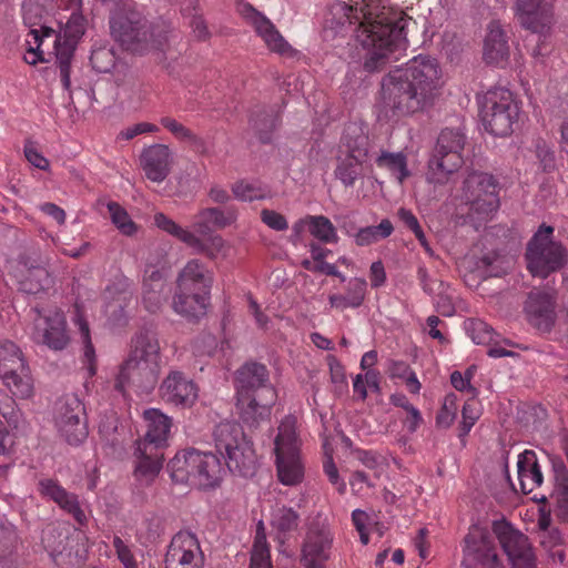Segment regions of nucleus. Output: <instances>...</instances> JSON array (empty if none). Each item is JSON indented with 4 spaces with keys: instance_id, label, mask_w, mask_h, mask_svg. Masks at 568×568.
Wrapping results in <instances>:
<instances>
[{
    "instance_id": "1",
    "label": "nucleus",
    "mask_w": 568,
    "mask_h": 568,
    "mask_svg": "<svg viewBox=\"0 0 568 568\" xmlns=\"http://www.w3.org/2000/svg\"><path fill=\"white\" fill-rule=\"evenodd\" d=\"M382 1L335 0L325 16V28L335 32L358 24L357 39L366 50L363 68L368 73L382 71L392 54L406 50V29L414 22L404 11L386 7Z\"/></svg>"
},
{
    "instance_id": "2",
    "label": "nucleus",
    "mask_w": 568,
    "mask_h": 568,
    "mask_svg": "<svg viewBox=\"0 0 568 568\" xmlns=\"http://www.w3.org/2000/svg\"><path fill=\"white\" fill-rule=\"evenodd\" d=\"M382 104L393 116H406L433 105L444 85L442 68L430 55H416L382 79Z\"/></svg>"
},
{
    "instance_id": "3",
    "label": "nucleus",
    "mask_w": 568,
    "mask_h": 568,
    "mask_svg": "<svg viewBox=\"0 0 568 568\" xmlns=\"http://www.w3.org/2000/svg\"><path fill=\"white\" fill-rule=\"evenodd\" d=\"M110 31L113 39L126 51L143 53L154 50L156 60L165 71L179 75L180 51L171 47L178 33L171 23L152 24L135 4L118 6L110 17Z\"/></svg>"
},
{
    "instance_id": "4",
    "label": "nucleus",
    "mask_w": 568,
    "mask_h": 568,
    "mask_svg": "<svg viewBox=\"0 0 568 568\" xmlns=\"http://www.w3.org/2000/svg\"><path fill=\"white\" fill-rule=\"evenodd\" d=\"M235 390L240 418L247 427L256 428L270 419L277 393L264 364H243L235 373Z\"/></svg>"
},
{
    "instance_id": "5",
    "label": "nucleus",
    "mask_w": 568,
    "mask_h": 568,
    "mask_svg": "<svg viewBox=\"0 0 568 568\" xmlns=\"http://www.w3.org/2000/svg\"><path fill=\"white\" fill-rule=\"evenodd\" d=\"M213 283V272L200 260H190L178 273L171 308L187 323H200L211 307Z\"/></svg>"
},
{
    "instance_id": "6",
    "label": "nucleus",
    "mask_w": 568,
    "mask_h": 568,
    "mask_svg": "<svg viewBox=\"0 0 568 568\" xmlns=\"http://www.w3.org/2000/svg\"><path fill=\"white\" fill-rule=\"evenodd\" d=\"M524 260L532 277L546 280L566 268L568 248L555 237L554 226L541 223L526 244Z\"/></svg>"
},
{
    "instance_id": "7",
    "label": "nucleus",
    "mask_w": 568,
    "mask_h": 568,
    "mask_svg": "<svg viewBox=\"0 0 568 568\" xmlns=\"http://www.w3.org/2000/svg\"><path fill=\"white\" fill-rule=\"evenodd\" d=\"M168 468L173 481L179 484L193 483L202 488H214L220 485L225 473L220 458L209 452L187 448L178 452L169 462Z\"/></svg>"
},
{
    "instance_id": "8",
    "label": "nucleus",
    "mask_w": 568,
    "mask_h": 568,
    "mask_svg": "<svg viewBox=\"0 0 568 568\" xmlns=\"http://www.w3.org/2000/svg\"><path fill=\"white\" fill-rule=\"evenodd\" d=\"M466 134L460 128H445L438 134L427 161L426 181L445 185L463 166Z\"/></svg>"
},
{
    "instance_id": "9",
    "label": "nucleus",
    "mask_w": 568,
    "mask_h": 568,
    "mask_svg": "<svg viewBox=\"0 0 568 568\" xmlns=\"http://www.w3.org/2000/svg\"><path fill=\"white\" fill-rule=\"evenodd\" d=\"M369 149V138L361 126H346L338 144L334 170V176L345 187H353L364 176V164L368 160Z\"/></svg>"
},
{
    "instance_id": "10",
    "label": "nucleus",
    "mask_w": 568,
    "mask_h": 568,
    "mask_svg": "<svg viewBox=\"0 0 568 568\" xmlns=\"http://www.w3.org/2000/svg\"><path fill=\"white\" fill-rule=\"evenodd\" d=\"M9 275L17 290L27 295L48 294L55 285L49 260L37 253H20L10 263Z\"/></svg>"
},
{
    "instance_id": "11",
    "label": "nucleus",
    "mask_w": 568,
    "mask_h": 568,
    "mask_svg": "<svg viewBox=\"0 0 568 568\" xmlns=\"http://www.w3.org/2000/svg\"><path fill=\"white\" fill-rule=\"evenodd\" d=\"M462 199L470 216L487 219L499 209L498 182L491 174L473 171L463 182Z\"/></svg>"
},
{
    "instance_id": "12",
    "label": "nucleus",
    "mask_w": 568,
    "mask_h": 568,
    "mask_svg": "<svg viewBox=\"0 0 568 568\" xmlns=\"http://www.w3.org/2000/svg\"><path fill=\"white\" fill-rule=\"evenodd\" d=\"M274 444L278 480L286 486L300 484L304 477V467L300 458L298 439L293 420L287 419L278 426Z\"/></svg>"
},
{
    "instance_id": "13",
    "label": "nucleus",
    "mask_w": 568,
    "mask_h": 568,
    "mask_svg": "<svg viewBox=\"0 0 568 568\" xmlns=\"http://www.w3.org/2000/svg\"><path fill=\"white\" fill-rule=\"evenodd\" d=\"M519 105L507 89H496L487 93L481 110L483 124L496 136H507L518 121Z\"/></svg>"
},
{
    "instance_id": "14",
    "label": "nucleus",
    "mask_w": 568,
    "mask_h": 568,
    "mask_svg": "<svg viewBox=\"0 0 568 568\" xmlns=\"http://www.w3.org/2000/svg\"><path fill=\"white\" fill-rule=\"evenodd\" d=\"M0 378L13 396L28 398L33 386L21 349L11 341L0 342Z\"/></svg>"
},
{
    "instance_id": "15",
    "label": "nucleus",
    "mask_w": 568,
    "mask_h": 568,
    "mask_svg": "<svg viewBox=\"0 0 568 568\" xmlns=\"http://www.w3.org/2000/svg\"><path fill=\"white\" fill-rule=\"evenodd\" d=\"M463 568H504L498 558L494 539L487 529L469 528L463 545Z\"/></svg>"
},
{
    "instance_id": "16",
    "label": "nucleus",
    "mask_w": 568,
    "mask_h": 568,
    "mask_svg": "<svg viewBox=\"0 0 568 568\" xmlns=\"http://www.w3.org/2000/svg\"><path fill=\"white\" fill-rule=\"evenodd\" d=\"M493 532L514 568H536V558L526 535L506 520H495Z\"/></svg>"
},
{
    "instance_id": "17",
    "label": "nucleus",
    "mask_w": 568,
    "mask_h": 568,
    "mask_svg": "<svg viewBox=\"0 0 568 568\" xmlns=\"http://www.w3.org/2000/svg\"><path fill=\"white\" fill-rule=\"evenodd\" d=\"M83 403L74 395H68L58 403L55 426L70 445H79L88 437Z\"/></svg>"
},
{
    "instance_id": "18",
    "label": "nucleus",
    "mask_w": 568,
    "mask_h": 568,
    "mask_svg": "<svg viewBox=\"0 0 568 568\" xmlns=\"http://www.w3.org/2000/svg\"><path fill=\"white\" fill-rule=\"evenodd\" d=\"M557 294L555 290L534 287L524 302V313L528 323L539 333H550L557 314Z\"/></svg>"
},
{
    "instance_id": "19",
    "label": "nucleus",
    "mask_w": 568,
    "mask_h": 568,
    "mask_svg": "<svg viewBox=\"0 0 568 568\" xmlns=\"http://www.w3.org/2000/svg\"><path fill=\"white\" fill-rule=\"evenodd\" d=\"M160 372L161 365L126 358L120 366L114 388L122 394L126 388H133L138 394H150L158 384Z\"/></svg>"
},
{
    "instance_id": "20",
    "label": "nucleus",
    "mask_w": 568,
    "mask_h": 568,
    "mask_svg": "<svg viewBox=\"0 0 568 568\" xmlns=\"http://www.w3.org/2000/svg\"><path fill=\"white\" fill-rule=\"evenodd\" d=\"M205 556L195 534L189 530L176 532L168 547L165 568H204Z\"/></svg>"
},
{
    "instance_id": "21",
    "label": "nucleus",
    "mask_w": 568,
    "mask_h": 568,
    "mask_svg": "<svg viewBox=\"0 0 568 568\" xmlns=\"http://www.w3.org/2000/svg\"><path fill=\"white\" fill-rule=\"evenodd\" d=\"M159 396L168 405L191 408L199 397V387L183 372L171 369L159 386Z\"/></svg>"
},
{
    "instance_id": "22",
    "label": "nucleus",
    "mask_w": 568,
    "mask_h": 568,
    "mask_svg": "<svg viewBox=\"0 0 568 568\" xmlns=\"http://www.w3.org/2000/svg\"><path fill=\"white\" fill-rule=\"evenodd\" d=\"M515 16L521 27L545 33L554 22V8L548 0H515Z\"/></svg>"
},
{
    "instance_id": "23",
    "label": "nucleus",
    "mask_w": 568,
    "mask_h": 568,
    "mask_svg": "<svg viewBox=\"0 0 568 568\" xmlns=\"http://www.w3.org/2000/svg\"><path fill=\"white\" fill-rule=\"evenodd\" d=\"M22 17L24 24L30 28L28 37L31 39H27V43L29 45L28 52L34 55L30 63L34 64L38 61L44 60L40 45L43 42V38L52 37L54 31L45 26L44 8L36 1L29 0L22 4Z\"/></svg>"
},
{
    "instance_id": "24",
    "label": "nucleus",
    "mask_w": 568,
    "mask_h": 568,
    "mask_svg": "<svg viewBox=\"0 0 568 568\" xmlns=\"http://www.w3.org/2000/svg\"><path fill=\"white\" fill-rule=\"evenodd\" d=\"M241 16L253 26L256 33L263 39L266 47L278 54H286L292 47L282 37L272 21L250 3H242L239 9Z\"/></svg>"
},
{
    "instance_id": "25",
    "label": "nucleus",
    "mask_w": 568,
    "mask_h": 568,
    "mask_svg": "<svg viewBox=\"0 0 568 568\" xmlns=\"http://www.w3.org/2000/svg\"><path fill=\"white\" fill-rule=\"evenodd\" d=\"M33 339L53 351L64 349L70 342L64 314L60 311H54L44 320H38L36 322Z\"/></svg>"
},
{
    "instance_id": "26",
    "label": "nucleus",
    "mask_w": 568,
    "mask_h": 568,
    "mask_svg": "<svg viewBox=\"0 0 568 568\" xmlns=\"http://www.w3.org/2000/svg\"><path fill=\"white\" fill-rule=\"evenodd\" d=\"M38 491L43 498L52 500L63 511L72 516L78 525H87L88 518L84 510L81 508L79 496L74 493L68 491L59 484L58 480L52 478L39 480Z\"/></svg>"
},
{
    "instance_id": "27",
    "label": "nucleus",
    "mask_w": 568,
    "mask_h": 568,
    "mask_svg": "<svg viewBox=\"0 0 568 568\" xmlns=\"http://www.w3.org/2000/svg\"><path fill=\"white\" fill-rule=\"evenodd\" d=\"M333 537L326 529H311L301 549L300 562L304 568H326Z\"/></svg>"
},
{
    "instance_id": "28",
    "label": "nucleus",
    "mask_w": 568,
    "mask_h": 568,
    "mask_svg": "<svg viewBox=\"0 0 568 568\" xmlns=\"http://www.w3.org/2000/svg\"><path fill=\"white\" fill-rule=\"evenodd\" d=\"M172 153L165 144H152L144 148L140 155V165L146 179L152 182H163L171 172Z\"/></svg>"
},
{
    "instance_id": "29",
    "label": "nucleus",
    "mask_w": 568,
    "mask_h": 568,
    "mask_svg": "<svg viewBox=\"0 0 568 568\" xmlns=\"http://www.w3.org/2000/svg\"><path fill=\"white\" fill-rule=\"evenodd\" d=\"M134 457L136 458L133 470L135 480L141 486L151 485L162 468V454L143 443H135Z\"/></svg>"
},
{
    "instance_id": "30",
    "label": "nucleus",
    "mask_w": 568,
    "mask_h": 568,
    "mask_svg": "<svg viewBox=\"0 0 568 568\" xmlns=\"http://www.w3.org/2000/svg\"><path fill=\"white\" fill-rule=\"evenodd\" d=\"M484 60L487 64L505 67L509 59V45L498 21H490L484 40Z\"/></svg>"
},
{
    "instance_id": "31",
    "label": "nucleus",
    "mask_w": 568,
    "mask_h": 568,
    "mask_svg": "<svg viewBox=\"0 0 568 568\" xmlns=\"http://www.w3.org/2000/svg\"><path fill=\"white\" fill-rule=\"evenodd\" d=\"M128 358L151 365H161V346L158 334L151 329H142L131 339Z\"/></svg>"
},
{
    "instance_id": "32",
    "label": "nucleus",
    "mask_w": 568,
    "mask_h": 568,
    "mask_svg": "<svg viewBox=\"0 0 568 568\" xmlns=\"http://www.w3.org/2000/svg\"><path fill=\"white\" fill-rule=\"evenodd\" d=\"M144 419L148 423V430L144 438L135 443H143L148 445L149 448L159 450V448L164 446L168 442L172 427V418L158 408H150L144 412Z\"/></svg>"
},
{
    "instance_id": "33",
    "label": "nucleus",
    "mask_w": 568,
    "mask_h": 568,
    "mask_svg": "<svg viewBox=\"0 0 568 568\" xmlns=\"http://www.w3.org/2000/svg\"><path fill=\"white\" fill-rule=\"evenodd\" d=\"M517 473L520 490L528 495L540 487L544 476L534 450L526 449L518 455Z\"/></svg>"
},
{
    "instance_id": "34",
    "label": "nucleus",
    "mask_w": 568,
    "mask_h": 568,
    "mask_svg": "<svg viewBox=\"0 0 568 568\" xmlns=\"http://www.w3.org/2000/svg\"><path fill=\"white\" fill-rule=\"evenodd\" d=\"M229 470L240 477H252L257 469V457L252 443L246 439L224 455Z\"/></svg>"
},
{
    "instance_id": "35",
    "label": "nucleus",
    "mask_w": 568,
    "mask_h": 568,
    "mask_svg": "<svg viewBox=\"0 0 568 568\" xmlns=\"http://www.w3.org/2000/svg\"><path fill=\"white\" fill-rule=\"evenodd\" d=\"M367 294V282L363 277H352L347 281L345 294H331L328 304L331 308L345 311L358 308L363 305Z\"/></svg>"
},
{
    "instance_id": "36",
    "label": "nucleus",
    "mask_w": 568,
    "mask_h": 568,
    "mask_svg": "<svg viewBox=\"0 0 568 568\" xmlns=\"http://www.w3.org/2000/svg\"><path fill=\"white\" fill-rule=\"evenodd\" d=\"M234 220L235 214L231 209L206 207L194 216L193 227L197 233L207 235L214 227L224 229L231 225Z\"/></svg>"
},
{
    "instance_id": "37",
    "label": "nucleus",
    "mask_w": 568,
    "mask_h": 568,
    "mask_svg": "<svg viewBox=\"0 0 568 568\" xmlns=\"http://www.w3.org/2000/svg\"><path fill=\"white\" fill-rule=\"evenodd\" d=\"M246 439L243 427L236 422H221L213 430L215 448L222 455L235 449Z\"/></svg>"
},
{
    "instance_id": "38",
    "label": "nucleus",
    "mask_w": 568,
    "mask_h": 568,
    "mask_svg": "<svg viewBox=\"0 0 568 568\" xmlns=\"http://www.w3.org/2000/svg\"><path fill=\"white\" fill-rule=\"evenodd\" d=\"M280 124L281 115L274 108L262 106L250 118V125L263 144L272 142L273 133Z\"/></svg>"
},
{
    "instance_id": "39",
    "label": "nucleus",
    "mask_w": 568,
    "mask_h": 568,
    "mask_svg": "<svg viewBox=\"0 0 568 568\" xmlns=\"http://www.w3.org/2000/svg\"><path fill=\"white\" fill-rule=\"evenodd\" d=\"M154 224L161 231L174 236L182 243L194 248L196 252L205 251L203 241L200 237H197L195 233L186 229H183L164 213L158 212L154 214Z\"/></svg>"
},
{
    "instance_id": "40",
    "label": "nucleus",
    "mask_w": 568,
    "mask_h": 568,
    "mask_svg": "<svg viewBox=\"0 0 568 568\" xmlns=\"http://www.w3.org/2000/svg\"><path fill=\"white\" fill-rule=\"evenodd\" d=\"M393 231L392 222L388 219H384L378 225L361 227L355 233L347 231V235L354 239L356 245L367 246L388 237Z\"/></svg>"
},
{
    "instance_id": "41",
    "label": "nucleus",
    "mask_w": 568,
    "mask_h": 568,
    "mask_svg": "<svg viewBox=\"0 0 568 568\" xmlns=\"http://www.w3.org/2000/svg\"><path fill=\"white\" fill-rule=\"evenodd\" d=\"M298 514L290 507H280L272 514L271 525L277 532V538L283 539L298 526Z\"/></svg>"
},
{
    "instance_id": "42",
    "label": "nucleus",
    "mask_w": 568,
    "mask_h": 568,
    "mask_svg": "<svg viewBox=\"0 0 568 568\" xmlns=\"http://www.w3.org/2000/svg\"><path fill=\"white\" fill-rule=\"evenodd\" d=\"M305 222L308 224L310 233L323 243H336L338 240L336 229L328 217L324 215H307Z\"/></svg>"
},
{
    "instance_id": "43",
    "label": "nucleus",
    "mask_w": 568,
    "mask_h": 568,
    "mask_svg": "<svg viewBox=\"0 0 568 568\" xmlns=\"http://www.w3.org/2000/svg\"><path fill=\"white\" fill-rule=\"evenodd\" d=\"M376 164L378 168H385L390 171L400 183L410 174L407 168L406 155L402 152L389 153L383 151L377 156Z\"/></svg>"
},
{
    "instance_id": "44",
    "label": "nucleus",
    "mask_w": 568,
    "mask_h": 568,
    "mask_svg": "<svg viewBox=\"0 0 568 568\" xmlns=\"http://www.w3.org/2000/svg\"><path fill=\"white\" fill-rule=\"evenodd\" d=\"M90 63L98 73H108L116 64V55L113 47L94 44L91 49Z\"/></svg>"
},
{
    "instance_id": "45",
    "label": "nucleus",
    "mask_w": 568,
    "mask_h": 568,
    "mask_svg": "<svg viewBox=\"0 0 568 568\" xmlns=\"http://www.w3.org/2000/svg\"><path fill=\"white\" fill-rule=\"evenodd\" d=\"M250 568H273L262 521L258 524L256 531Z\"/></svg>"
},
{
    "instance_id": "46",
    "label": "nucleus",
    "mask_w": 568,
    "mask_h": 568,
    "mask_svg": "<svg viewBox=\"0 0 568 568\" xmlns=\"http://www.w3.org/2000/svg\"><path fill=\"white\" fill-rule=\"evenodd\" d=\"M465 328L476 344L488 345L495 341L497 334L494 328L479 318H471L465 323Z\"/></svg>"
},
{
    "instance_id": "47",
    "label": "nucleus",
    "mask_w": 568,
    "mask_h": 568,
    "mask_svg": "<svg viewBox=\"0 0 568 568\" xmlns=\"http://www.w3.org/2000/svg\"><path fill=\"white\" fill-rule=\"evenodd\" d=\"M327 365L329 368L331 383L333 385V393L336 396H342L348 392V383L346 377L345 367L334 355H327Z\"/></svg>"
},
{
    "instance_id": "48",
    "label": "nucleus",
    "mask_w": 568,
    "mask_h": 568,
    "mask_svg": "<svg viewBox=\"0 0 568 568\" xmlns=\"http://www.w3.org/2000/svg\"><path fill=\"white\" fill-rule=\"evenodd\" d=\"M106 206L112 223L122 234L131 236L136 232V225L124 207L116 202H109Z\"/></svg>"
},
{
    "instance_id": "49",
    "label": "nucleus",
    "mask_w": 568,
    "mask_h": 568,
    "mask_svg": "<svg viewBox=\"0 0 568 568\" xmlns=\"http://www.w3.org/2000/svg\"><path fill=\"white\" fill-rule=\"evenodd\" d=\"M85 29L87 19L78 10L73 11L63 28L64 41L70 44H77L85 33Z\"/></svg>"
},
{
    "instance_id": "50",
    "label": "nucleus",
    "mask_w": 568,
    "mask_h": 568,
    "mask_svg": "<svg viewBox=\"0 0 568 568\" xmlns=\"http://www.w3.org/2000/svg\"><path fill=\"white\" fill-rule=\"evenodd\" d=\"M233 194L236 199L245 202L263 200L267 196V191L252 183L239 181L232 186Z\"/></svg>"
},
{
    "instance_id": "51",
    "label": "nucleus",
    "mask_w": 568,
    "mask_h": 568,
    "mask_svg": "<svg viewBox=\"0 0 568 568\" xmlns=\"http://www.w3.org/2000/svg\"><path fill=\"white\" fill-rule=\"evenodd\" d=\"M457 412V396L454 393L447 394L443 406L436 416L438 427L448 428L455 420Z\"/></svg>"
},
{
    "instance_id": "52",
    "label": "nucleus",
    "mask_w": 568,
    "mask_h": 568,
    "mask_svg": "<svg viewBox=\"0 0 568 568\" xmlns=\"http://www.w3.org/2000/svg\"><path fill=\"white\" fill-rule=\"evenodd\" d=\"M81 335L84 344V353H83V364L88 371V375L90 377L94 376L97 373V358L95 351L90 337V331L87 323H82L80 325Z\"/></svg>"
},
{
    "instance_id": "53",
    "label": "nucleus",
    "mask_w": 568,
    "mask_h": 568,
    "mask_svg": "<svg viewBox=\"0 0 568 568\" xmlns=\"http://www.w3.org/2000/svg\"><path fill=\"white\" fill-rule=\"evenodd\" d=\"M112 545L115 549L118 559L122 562L124 568H138L135 558L131 548L119 536H114Z\"/></svg>"
},
{
    "instance_id": "54",
    "label": "nucleus",
    "mask_w": 568,
    "mask_h": 568,
    "mask_svg": "<svg viewBox=\"0 0 568 568\" xmlns=\"http://www.w3.org/2000/svg\"><path fill=\"white\" fill-rule=\"evenodd\" d=\"M161 125L172 133L180 141H187L191 138L193 131L186 128L184 124L176 121L171 116H163L160 120Z\"/></svg>"
},
{
    "instance_id": "55",
    "label": "nucleus",
    "mask_w": 568,
    "mask_h": 568,
    "mask_svg": "<svg viewBox=\"0 0 568 568\" xmlns=\"http://www.w3.org/2000/svg\"><path fill=\"white\" fill-rule=\"evenodd\" d=\"M323 469L325 475L327 476L329 483L335 486L338 494L343 495L346 491V484L345 481L339 477L338 469L333 460L332 457H328L324 464Z\"/></svg>"
},
{
    "instance_id": "56",
    "label": "nucleus",
    "mask_w": 568,
    "mask_h": 568,
    "mask_svg": "<svg viewBox=\"0 0 568 568\" xmlns=\"http://www.w3.org/2000/svg\"><path fill=\"white\" fill-rule=\"evenodd\" d=\"M261 219L270 229L275 231H285L288 229V223L285 216L273 210L264 209L261 212Z\"/></svg>"
},
{
    "instance_id": "57",
    "label": "nucleus",
    "mask_w": 568,
    "mask_h": 568,
    "mask_svg": "<svg viewBox=\"0 0 568 568\" xmlns=\"http://www.w3.org/2000/svg\"><path fill=\"white\" fill-rule=\"evenodd\" d=\"M498 261V255L495 253L483 255L476 263L478 270H483L484 274L489 277L500 276L503 271L497 267L495 263Z\"/></svg>"
},
{
    "instance_id": "58",
    "label": "nucleus",
    "mask_w": 568,
    "mask_h": 568,
    "mask_svg": "<svg viewBox=\"0 0 568 568\" xmlns=\"http://www.w3.org/2000/svg\"><path fill=\"white\" fill-rule=\"evenodd\" d=\"M77 44H70L69 42L63 41L62 44L57 45V62L59 65V70L71 69V59L73 57V51Z\"/></svg>"
},
{
    "instance_id": "59",
    "label": "nucleus",
    "mask_w": 568,
    "mask_h": 568,
    "mask_svg": "<svg viewBox=\"0 0 568 568\" xmlns=\"http://www.w3.org/2000/svg\"><path fill=\"white\" fill-rule=\"evenodd\" d=\"M550 462L554 473L555 486L568 485V468L564 459L559 456H554L550 458Z\"/></svg>"
},
{
    "instance_id": "60",
    "label": "nucleus",
    "mask_w": 568,
    "mask_h": 568,
    "mask_svg": "<svg viewBox=\"0 0 568 568\" xmlns=\"http://www.w3.org/2000/svg\"><path fill=\"white\" fill-rule=\"evenodd\" d=\"M24 155L26 159L37 169L48 170L50 164L47 158H44L32 143L24 145Z\"/></svg>"
},
{
    "instance_id": "61",
    "label": "nucleus",
    "mask_w": 568,
    "mask_h": 568,
    "mask_svg": "<svg viewBox=\"0 0 568 568\" xmlns=\"http://www.w3.org/2000/svg\"><path fill=\"white\" fill-rule=\"evenodd\" d=\"M435 310L443 316H453L455 314L453 297L446 292H440L435 300Z\"/></svg>"
},
{
    "instance_id": "62",
    "label": "nucleus",
    "mask_w": 568,
    "mask_h": 568,
    "mask_svg": "<svg viewBox=\"0 0 568 568\" xmlns=\"http://www.w3.org/2000/svg\"><path fill=\"white\" fill-rule=\"evenodd\" d=\"M193 36L199 41H206L211 37L207 24L201 14H194L190 20Z\"/></svg>"
},
{
    "instance_id": "63",
    "label": "nucleus",
    "mask_w": 568,
    "mask_h": 568,
    "mask_svg": "<svg viewBox=\"0 0 568 568\" xmlns=\"http://www.w3.org/2000/svg\"><path fill=\"white\" fill-rule=\"evenodd\" d=\"M158 131H159V128L155 124H152L149 122H140V123H136V124L121 131L120 135L125 140H131L139 134L152 133V132H158Z\"/></svg>"
},
{
    "instance_id": "64",
    "label": "nucleus",
    "mask_w": 568,
    "mask_h": 568,
    "mask_svg": "<svg viewBox=\"0 0 568 568\" xmlns=\"http://www.w3.org/2000/svg\"><path fill=\"white\" fill-rule=\"evenodd\" d=\"M14 436L10 434L6 424L0 420V455L10 457L13 453Z\"/></svg>"
}]
</instances>
